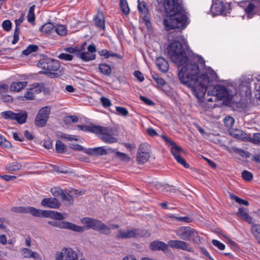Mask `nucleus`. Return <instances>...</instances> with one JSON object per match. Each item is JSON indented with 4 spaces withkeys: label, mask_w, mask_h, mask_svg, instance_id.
Returning a JSON list of instances; mask_svg holds the SVG:
<instances>
[{
    "label": "nucleus",
    "mask_w": 260,
    "mask_h": 260,
    "mask_svg": "<svg viewBox=\"0 0 260 260\" xmlns=\"http://www.w3.org/2000/svg\"><path fill=\"white\" fill-rule=\"evenodd\" d=\"M199 68L196 63H187L182 68L178 76L184 85L191 89L193 94L200 100L203 99L206 92L208 95L216 96L218 100L231 99L228 89L224 86H208L209 80L206 72L199 75Z\"/></svg>",
    "instance_id": "nucleus-1"
},
{
    "label": "nucleus",
    "mask_w": 260,
    "mask_h": 260,
    "mask_svg": "<svg viewBox=\"0 0 260 260\" xmlns=\"http://www.w3.org/2000/svg\"><path fill=\"white\" fill-rule=\"evenodd\" d=\"M167 18L164 20V24L168 30L175 28L184 29L188 24L182 1H164Z\"/></svg>",
    "instance_id": "nucleus-2"
},
{
    "label": "nucleus",
    "mask_w": 260,
    "mask_h": 260,
    "mask_svg": "<svg viewBox=\"0 0 260 260\" xmlns=\"http://www.w3.org/2000/svg\"><path fill=\"white\" fill-rule=\"evenodd\" d=\"M81 222L85 226H79L67 221H50L48 223L54 227L60 229H68L71 231L81 233L85 230L91 229L99 231L101 233L109 235L111 233L110 228L107 226L101 221L90 217H83L81 219Z\"/></svg>",
    "instance_id": "nucleus-3"
},
{
    "label": "nucleus",
    "mask_w": 260,
    "mask_h": 260,
    "mask_svg": "<svg viewBox=\"0 0 260 260\" xmlns=\"http://www.w3.org/2000/svg\"><path fill=\"white\" fill-rule=\"evenodd\" d=\"M189 46L185 41L180 42L175 39L167 47L168 53L171 60L178 67L186 64L189 60L187 55Z\"/></svg>",
    "instance_id": "nucleus-4"
},
{
    "label": "nucleus",
    "mask_w": 260,
    "mask_h": 260,
    "mask_svg": "<svg viewBox=\"0 0 260 260\" xmlns=\"http://www.w3.org/2000/svg\"><path fill=\"white\" fill-rule=\"evenodd\" d=\"M172 248L181 249L190 252H193V249L189 244L183 241L170 240L168 244L164 242L160 241H154L149 244V248L153 251L162 250L166 252L168 250V246Z\"/></svg>",
    "instance_id": "nucleus-5"
},
{
    "label": "nucleus",
    "mask_w": 260,
    "mask_h": 260,
    "mask_svg": "<svg viewBox=\"0 0 260 260\" xmlns=\"http://www.w3.org/2000/svg\"><path fill=\"white\" fill-rule=\"evenodd\" d=\"M176 235L185 241H190L196 244L201 243V238L197 231L189 226H180L175 230Z\"/></svg>",
    "instance_id": "nucleus-6"
},
{
    "label": "nucleus",
    "mask_w": 260,
    "mask_h": 260,
    "mask_svg": "<svg viewBox=\"0 0 260 260\" xmlns=\"http://www.w3.org/2000/svg\"><path fill=\"white\" fill-rule=\"evenodd\" d=\"M40 67L44 70L46 74H51L53 77L56 78L60 76L61 72L57 73L60 68L59 61L49 58H44L39 61Z\"/></svg>",
    "instance_id": "nucleus-7"
},
{
    "label": "nucleus",
    "mask_w": 260,
    "mask_h": 260,
    "mask_svg": "<svg viewBox=\"0 0 260 260\" xmlns=\"http://www.w3.org/2000/svg\"><path fill=\"white\" fill-rule=\"evenodd\" d=\"M96 134L100 135L101 139L106 143L112 144L117 142L115 132L112 127L99 125Z\"/></svg>",
    "instance_id": "nucleus-8"
},
{
    "label": "nucleus",
    "mask_w": 260,
    "mask_h": 260,
    "mask_svg": "<svg viewBox=\"0 0 260 260\" xmlns=\"http://www.w3.org/2000/svg\"><path fill=\"white\" fill-rule=\"evenodd\" d=\"M146 233L148 234V236L150 235V234L148 233L147 231L140 229L134 228L126 231L119 230L118 231V234L116 236V238L117 239L139 238L146 236Z\"/></svg>",
    "instance_id": "nucleus-9"
},
{
    "label": "nucleus",
    "mask_w": 260,
    "mask_h": 260,
    "mask_svg": "<svg viewBox=\"0 0 260 260\" xmlns=\"http://www.w3.org/2000/svg\"><path fill=\"white\" fill-rule=\"evenodd\" d=\"M212 4L211 7L210 11L213 16L219 15H226L230 13L231 8V3H226L225 1H212Z\"/></svg>",
    "instance_id": "nucleus-10"
},
{
    "label": "nucleus",
    "mask_w": 260,
    "mask_h": 260,
    "mask_svg": "<svg viewBox=\"0 0 260 260\" xmlns=\"http://www.w3.org/2000/svg\"><path fill=\"white\" fill-rule=\"evenodd\" d=\"M51 113V107L45 106L40 109L36 117L35 124L40 127H44L49 119Z\"/></svg>",
    "instance_id": "nucleus-11"
},
{
    "label": "nucleus",
    "mask_w": 260,
    "mask_h": 260,
    "mask_svg": "<svg viewBox=\"0 0 260 260\" xmlns=\"http://www.w3.org/2000/svg\"><path fill=\"white\" fill-rule=\"evenodd\" d=\"M150 157V152L148 144H141L138 148L136 157L137 163L143 165L148 160Z\"/></svg>",
    "instance_id": "nucleus-12"
},
{
    "label": "nucleus",
    "mask_w": 260,
    "mask_h": 260,
    "mask_svg": "<svg viewBox=\"0 0 260 260\" xmlns=\"http://www.w3.org/2000/svg\"><path fill=\"white\" fill-rule=\"evenodd\" d=\"M161 137L166 145L172 146L171 151L174 158L177 157V156L180 155L181 152H184L183 150L180 147L178 146L174 141L171 140L166 135H162Z\"/></svg>",
    "instance_id": "nucleus-13"
},
{
    "label": "nucleus",
    "mask_w": 260,
    "mask_h": 260,
    "mask_svg": "<svg viewBox=\"0 0 260 260\" xmlns=\"http://www.w3.org/2000/svg\"><path fill=\"white\" fill-rule=\"evenodd\" d=\"M11 211L14 213H30L35 217H37L39 212V209L31 206L13 207L11 208Z\"/></svg>",
    "instance_id": "nucleus-14"
},
{
    "label": "nucleus",
    "mask_w": 260,
    "mask_h": 260,
    "mask_svg": "<svg viewBox=\"0 0 260 260\" xmlns=\"http://www.w3.org/2000/svg\"><path fill=\"white\" fill-rule=\"evenodd\" d=\"M39 212L37 217H50L53 219L61 220L64 219L63 215L57 211L42 210L39 209Z\"/></svg>",
    "instance_id": "nucleus-15"
},
{
    "label": "nucleus",
    "mask_w": 260,
    "mask_h": 260,
    "mask_svg": "<svg viewBox=\"0 0 260 260\" xmlns=\"http://www.w3.org/2000/svg\"><path fill=\"white\" fill-rule=\"evenodd\" d=\"M249 1H239L238 4L240 7H244V5H246V7L244 8L245 14L247 15L248 18L250 19L255 15V5L252 3H249L247 5V2Z\"/></svg>",
    "instance_id": "nucleus-16"
},
{
    "label": "nucleus",
    "mask_w": 260,
    "mask_h": 260,
    "mask_svg": "<svg viewBox=\"0 0 260 260\" xmlns=\"http://www.w3.org/2000/svg\"><path fill=\"white\" fill-rule=\"evenodd\" d=\"M93 21L95 25L100 29L105 30V19L104 13L102 11H99L93 17Z\"/></svg>",
    "instance_id": "nucleus-17"
},
{
    "label": "nucleus",
    "mask_w": 260,
    "mask_h": 260,
    "mask_svg": "<svg viewBox=\"0 0 260 260\" xmlns=\"http://www.w3.org/2000/svg\"><path fill=\"white\" fill-rule=\"evenodd\" d=\"M41 204L44 207L53 209H57L61 205L55 198H44L41 201Z\"/></svg>",
    "instance_id": "nucleus-18"
},
{
    "label": "nucleus",
    "mask_w": 260,
    "mask_h": 260,
    "mask_svg": "<svg viewBox=\"0 0 260 260\" xmlns=\"http://www.w3.org/2000/svg\"><path fill=\"white\" fill-rule=\"evenodd\" d=\"M156 64L160 71L163 73L168 72L170 66L168 61L162 57H157L155 59Z\"/></svg>",
    "instance_id": "nucleus-19"
},
{
    "label": "nucleus",
    "mask_w": 260,
    "mask_h": 260,
    "mask_svg": "<svg viewBox=\"0 0 260 260\" xmlns=\"http://www.w3.org/2000/svg\"><path fill=\"white\" fill-rule=\"evenodd\" d=\"M21 255L25 258H33L35 260H41V257L39 253L32 251L31 249L24 248L21 250Z\"/></svg>",
    "instance_id": "nucleus-20"
},
{
    "label": "nucleus",
    "mask_w": 260,
    "mask_h": 260,
    "mask_svg": "<svg viewBox=\"0 0 260 260\" xmlns=\"http://www.w3.org/2000/svg\"><path fill=\"white\" fill-rule=\"evenodd\" d=\"M77 57L80 58L83 61H89L95 59V54H90L88 52H85L82 47L80 48Z\"/></svg>",
    "instance_id": "nucleus-21"
},
{
    "label": "nucleus",
    "mask_w": 260,
    "mask_h": 260,
    "mask_svg": "<svg viewBox=\"0 0 260 260\" xmlns=\"http://www.w3.org/2000/svg\"><path fill=\"white\" fill-rule=\"evenodd\" d=\"M26 81H14L10 86V90L11 92H19L26 85Z\"/></svg>",
    "instance_id": "nucleus-22"
},
{
    "label": "nucleus",
    "mask_w": 260,
    "mask_h": 260,
    "mask_svg": "<svg viewBox=\"0 0 260 260\" xmlns=\"http://www.w3.org/2000/svg\"><path fill=\"white\" fill-rule=\"evenodd\" d=\"M22 165L20 163L17 161H13L7 164L5 167V170L10 173L17 172L21 169Z\"/></svg>",
    "instance_id": "nucleus-23"
},
{
    "label": "nucleus",
    "mask_w": 260,
    "mask_h": 260,
    "mask_svg": "<svg viewBox=\"0 0 260 260\" xmlns=\"http://www.w3.org/2000/svg\"><path fill=\"white\" fill-rule=\"evenodd\" d=\"M99 54L101 56L103 57L105 59H107L110 57H116L119 59H122V56L112 51H108L107 49H102L99 51Z\"/></svg>",
    "instance_id": "nucleus-24"
},
{
    "label": "nucleus",
    "mask_w": 260,
    "mask_h": 260,
    "mask_svg": "<svg viewBox=\"0 0 260 260\" xmlns=\"http://www.w3.org/2000/svg\"><path fill=\"white\" fill-rule=\"evenodd\" d=\"M99 70L103 75L109 77L111 75L112 69L111 66L106 63H101L99 64Z\"/></svg>",
    "instance_id": "nucleus-25"
},
{
    "label": "nucleus",
    "mask_w": 260,
    "mask_h": 260,
    "mask_svg": "<svg viewBox=\"0 0 260 260\" xmlns=\"http://www.w3.org/2000/svg\"><path fill=\"white\" fill-rule=\"evenodd\" d=\"M251 232L260 244V224H253L251 228Z\"/></svg>",
    "instance_id": "nucleus-26"
},
{
    "label": "nucleus",
    "mask_w": 260,
    "mask_h": 260,
    "mask_svg": "<svg viewBox=\"0 0 260 260\" xmlns=\"http://www.w3.org/2000/svg\"><path fill=\"white\" fill-rule=\"evenodd\" d=\"M44 88V84L43 83H36L32 84L29 88L35 94L41 92Z\"/></svg>",
    "instance_id": "nucleus-27"
},
{
    "label": "nucleus",
    "mask_w": 260,
    "mask_h": 260,
    "mask_svg": "<svg viewBox=\"0 0 260 260\" xmlns=\"http://www.w3.org/2000/svg\"><path fill=\"white\" fill-rule=\"evenodd\" d=\"M52 194L55 197H60L65 198L66 191L59 187H53L50 189Z\"/></svg>",
    "instance_id": "nucleus-28"
},
{
    "label": "nucleus",
    "mask_w": 260,
    "mask_h": 260,
    "mask_svg": "<svg viewBox=\"0 0 260 260\" xmlns=\"http://www.w3.org/2000/svg\"><path fill=\"white\" fill-rule=\"evenodd\" d=\"M138 9L140 13L142 14H148V8L147 4L145 1H138Z\"/></svg>",
    "instance_id": "nucleus-29"
},
{
    "label": "nucleus",
    "mask_w": 260,
    "mask_h": 260,
    "mask_svg": "<svg viewBox=\"0 0 260 260\" xmlns=\"http://www.w3.org/2000/svg\"><path fill=\"white\" fill-rule=\"evenodd\" d=\"M99 125H78V127L80 129L84 132H89L92 133L96 134L98 127Z\"/></svg>",
    "instance_id": "nucleus-30"
},
{
    "label": "nucleus",
    "mask_w": 260,
    "mask_h": 260,
    "mask_svg": "<svg viewBox=\"0 0 260 260\" xmlns=\"http://www.w3.org/2000/svg\"><path fill=\"white\" fill-rule=\"evenodd\" d=\"M233 151L243 158H249L250 156V153L247 151L237 147L233 148Z\"/></svg>",
    "instance_id": "nucleus-31"
},
{
    "label": "nucleus",
    "mask_w": 260,
    "mask_h": 260,
    "mask_svg": "<svg viewBox=\"0 0 260 260\" xmlns=\"http://www.w3.org/2000/svg\"><path fill=\"white\" fill-rule=\"evenodd\" d=\"M54 27V24L52 23L48 22L45 23L44 25L42 26L40 28V30L44 34H49L53 29Z\"/></svg>",
    "instance_id": "nucleus-32"
},
{
    "label": "nucleus",
    "mask_w": 260,
    "mask_h": 260,
    "mask_svg": "<svg viewBox=\"0 0 260 260\" xmlns=\"http://www.w3.org/2000/svg\"><path fill=\"white\" fill-rule=\"evenodd\" d=\"M27 118V114L26 112L23 113H16L15 119L19 124H23L26 122Z\"/></svg>",
    "instance_id": "nucleus-33"
},
{
    "label": "nucleus",
    "mask_w": 260,
    "mask_h": 260,
    "mask_svg": "<svg viewBox=\"0 0 260 260\" xmlns=\"http://www.w3.org/2000/svg\"><path fill=\"white\" fill-rule=\"evenodd\" d=\"M39 47L36 45H29L22 51V54L25 56L28 55L32 52H36L38 50Z\"/></svg>",
    "instance_id": "nucleus-34"
},
{
    "label": "nucleus",
    "mask_w": 260,
    "mask_h": 260,
    "mask_svg": "<svg viewBox=\"0 0 260 260\" xmlns=\"http://www.w3.org/2000/svg\"><path fill=\"white\" fill-rule=\"evenodd\" d=\"M119 5L122 13L125 15H128L129 14L130 9L127 1H120Z\"/></svg>",
    "instance_id": "nucleus-35"
},
{
    "label": "nucleus",
    "mask_w": 260,
    "mask_h": 260,
    "mask_svg": "<svg viewBox=\"0 0 260 260\" xmlns=\"http://www.w3.org/2000/svg\"><path fill=\"white\" fill-rule=\"evenodd\" d=\"M230 197L231 199L235 200L237 203H238L240 205H244L245 206L249 205V202L247 201L241 199L240 198L236 196L234 193H230Z\"/></svg>",
    "instance_id": "nucleus-36"
},
{
    "label": "nucleus",
    "mask_w": 260,
    "mask_h": 260,
    "mask_svg": "<svg viewBox=\"0 0 260 260\" xmlns=\"http://www.w3.org/2000/svg\"><path fill=\"white\" fill-rule=\"evenodd\" d=\"M55 149L57 153H63L66 150L64 144L60 140H57L55 144Z\"/></svg>",
    "instance_id": "nucleus-37"
},
{
    "label": "nucleus",
    "mask_w": 260,
    "mask_h": 260,
    "mask_svg": "<svg viewBox=\"0 0 260 260\" xmlns=\"http://www.w3.org/2000/svg\"><path fill=\"white\" fill-rule=\"evenodd\" d=\"M55 32L59 36H63L67 35V29L62 25L58 24L54 26Z\"/></svg>",
    "instance_id": "nucleus-38"
},
{
    "label": "nucleus",
    "mask_w": 260,
    "mask_h": 260,
    "mask_svg": "<svg viewBox=\"0 0 260 260\" xmlns=\"http://www.w3.org/2000/svg\"><path fill=\"white\" fill-rule=\"evenodd\" d=\"M2 117L6 119L14 120L16 116V113L12 111L9 110L1 113Z\"/></svg>",
    "instance_id": "nucleus-39"
},
{
    "label": "nucleus",
    "mask_w": 260,
    "mask_h": 260,
    "mask_svg": "<svg viewBox=\"0 0 260 260\" xmlns=\"http://www.w3.org/2000/svg\"><path fill=\"white\" fill-rule=\"evenodd\" d=\"M0 146L4 148H10L12 147L11 143L0 134Z\"/></svg>",
    "instance_id": "nucleus-40"
},
{
    "label": "nucleus",
    "mask_w": 260,
    "mask_h": 260,
    "mask_svg": "<svg viewBox=\"0 0 260 260\" xmlns=\"http://www.w3.org/2000/svg\"><path fill=\"white\" fill-rule=\"evenodd\" d=\"M52 167L54 171L59 173L67 174L69 172L67 168L64 166L52 165Z\"/></svg>",
    "instance_id": "nucleus-41"
},
{
    "label": "nucleus",
    "mask_w": 260,
    "mask_h": 260,
    "mask_svg": "<svg viewBox=\"0 0 260 260\" xmlns=\"http://www.w3.org/2000/svg\"><path fill=\"white\" fill-rule=\"evenodd\" d=\"M94 155L101 156L106 155L107 151L104 147H99L94 148Z\"/></svg>",
    "instance_id": "nucleus-42"
},
{
    "label": "nucleus",
    "mask_w": 260,
    "mask_h": 260,
    "mask_svg": "<svg viewBox=\"0 0 260 260\" xmlns=\"http://www.w3.org/2000/svg\"><path fill=\"white\" fill-rule=\"evenodd\" d=\"M242 177L244 180L250 181L253 179V174L248 171L244 170L242 172Z\"/></svg>",
    "instance_id": "nucleus-43"
},
{
    "label": "nucleus",
    "mask_w": 260,
    "mask_h": 260,
    "mask_svg": "<svg viewBox=\"0 0 260 260\" xmlns=\"http://www.w3.org/2000/svg\"><path fill=\"white\" fill-rule=\"evenodd\" d=\"M178 163L182 165L185 168H189V165L186 161L185 159L183 158L181 155L177 156L175 158Z\"/></svg>",
    "instance_id": "nucleus-44"
},
{
    "label": "nucleus",
    "mask_w": 260,
    "mask_h": 260,
    "mask_svg": "<svg viewBox=\"0 0 260 260\" xmlns=\"http://www.w3.org/2000/svg\"><path fill=\"white\" fill-rule=\"evenodd\" d=\"M2 27L6 31H9L12 28V22L9 20H5L2 23Z\"/></svg>",
    "instance_id": "nucleus-45"
},
{
    "label": "nucleus",
    "mask_w": 260,
    "mask_h": 260,
    "mask_svg": "<svg viewBox=\"0 0 260 260\" xmlns=\"http://www.w3.org/2000/svg\"><path fill=\"white\" fill-rule=\"evenodd\" d=\"M236 137L238 138L239 139H241L243 141L251 142V137L248 135L243 132L241 133V135L240 136H239L237 134Z\"/></svg>",
    "instance_id": "nucleus-46"
},
{
    "label": "nucleus",
    "mask_w": 260,
    "mask_h": 260,
    "mask_svg": "<svg viewBox=\"0 0 260 260\" xmlns=\"http://www.w3.org/2000/svg\"><path fill=\"white\" fill-rule=\"evenodd\" d=\"M100 101L102 104V106L105 108L109 107L112 105L111 101L106 97H101L100 99Z\"/></svg>",
    "instance_id": "nucleus-47"
},
{
    "label": "nucleus",
    "mask_w": 260,
    "mask_h": 260,
    "mask_svg": "<svg viewBox=\"0 0 260 260\" xmlns=\"http://www.w3.org/2000/svg\"><path fill=\"white\" fill-rule=\"evenodd\" d=\"M23 98L26 100H32L35 98L34 92L30 88L24 93Z\"/></svg>",
    "instance_id": "nucleus-48"
},
{
    "label": "nucleus",
    "mask_w": 260,
    "mask_h": 260,
    "mask_svg": "<svg viewBox=\"0 0 260 260\" xmlns=\"http://www.w3.org/2000/svg\"><path fill=\"white\" fill-rule=\"evenodd\" d=\"M116 110L119 115L123 116H126L128 114V110L124 107L116 106Z\"/></svg>",
    "instance_id": "nucleus-49"
},
{
    "label": "nucleus",
    "mask_w": 260,
    "mask_h": 260,
    "mask_svg": "<svg viewBox=\"0 0 260 260\" xmlns=\"http://www.w3.org/2000/svg\"><path fill=\"white\" fill-rule=\"evenodd\" d=\"M173 217L178 221H180L186 223H189L193 221L192 218L189 216H186L184 217L174 216Z\"/></svg>",
    "instance_id": "nucleus-50"
},
{
    "label": "nucleus",
    "mask_w": 260,
    "mask_h": 260,
    "mask_svg": "<svg viewBox=\"0 0 260 260\" xmlns=\"http://www.w3.org/2000/svg\"><path fill=\"white\" fill-rule=\"evenodd\" d=\"M58 57L62 60L71 61L73 59V56L69 54L62 53L58 55Z\"/></svg>",
    "instance_id": "nucleus-51"
},
{
    "label": "nucleus",
    "mask_w": 260,
    "mask_h": 260,
    "mask_svg": "<svg viewBox=\"0 0 260 260\" xmlns=\"http://www.w3.org/2000/svg\"><path fill=\"white\" fill-rule=\"evenodd\" d=\"M80 48H78V47H68L65 49V51L69 53L75 54L76 56L77 57L78 54L79 53Z\"/></svg>",
    "instance_id": "nucleus-52"
},
{
    "label": "nucleus",
    "mask_w": 260,
    "mask_h": 260,
    "mask_svg": "<svg viewBox=\"0 0 260 260\" xmlns=\"http://www.w3.org/2000/svg\"><path fill=\"white\" fill-rule=\"evenodd\" d=\"M116 155L117 157H118L120 160L122 161L128 160L129 159V157L127 154L119 151H116Z\"/></svg>",
    "instance_id": "nucleus-53"
},
{
    "label": "nucleus",
    "mask_w": 260,
    "mask_h": 260,
    "mask_svg": "<svg viewBox=\"0 0 260 260\" xmlns=\"http://www.w3.org/2000/svg\"><path fill=\"white\" fill-rule=\"evenodd\" d=\"M235 122L234 119L231 116H226L224 119V123L227 126H232Z\"/></svg>",
    "instance_id": "nucleus-54"
},
{
    "label": "nucleus",
    "mask_w": 260,
    "mask_h": 260,
    "mask_svg": "<svg viewBox=\"0 0 260 260\" xmlns=\"http://www.w3.org/2000/svg\"><path fill=\"white\" fill-rule=\"evenodd\" d=\"M212 243L215 246L217 247L220 250H224L225 249V245L219 241L213 239L212 241Z\"/></svg>",
    "instance_id": "nucleus-55"
},
{
    "label": "nucleus",
    "mask_w": 260,
    "mask_h": 260,
    "mask_svg": "<svg viewBox=\"0 0 260 260\" xmlns=\"http://www.w3.org/2000/svg\"><path fill=\"white\" fill-rule=\"evenodd\" d=\"M251 142L255 144H258L260 143V133H254L253 135V137L251 138Z\"/></svg>",
    "instance_id": "nucleus-56"
},
{
    "label": "nucleus",
    "mask_w": 260,
    "mask_h": 260,
    "mask_svg": "<svg viewBox=\"0 0 260 260\" xmlns=\"http://www.w3.org/2000/svg\"><path fill=\"white\" fill-rule=\"evenodd\" d=\"M66 197L65 198H61V200L62 201H64L67 202V204L69 205L72 204L74 202V199L73 196L70 194H67L66 193Z\"/></svg>",
    "instance_id": "nucleus-57"
},
{
    "label": "nucleus",
    "mask_w": 260,
    "mask_h": 260,
    "mask_svg": "<svg viewBox=\"0 0 260 260\" xmlns=\"http://www.w3.org/2000/svg\"><path fill=\"white\" fill-rule=\"evenodd\" d=\"M19 33H20V30H18L17 28H15L14 35H13V39L12 41V44H13V45L16 44L19 41Z\"/></svg>",
    "instance_id": "nucleus-58"
},
{
    "label": "nucleus",
    "mask_w": 260,
    "mask_h": 260,
    "mask_svg": "<svg viewBox=\"0 0 260 260\" xmlns=\"http://www.w3.org/2000/svg\"><path fill=\"white\" fill-rule=\"evenodd\" d=\"M60 138L68 141H78V139L76 138L75 135L62 134Z\"/></svg>",
    "instance_id": "nucleus-59"
},
{
    "label": "nucleus",
    "mask_w": 260,
    "mask_h": 260,
    "mask_svg": "<svg viewBox=\"0 0 260 260\" xmlns=\"http://www.w3.org/2000/svg\"><path fill=\"white\" fill-rule=\"evenodd\" d=\"M134 75L140 82H142L144 80L143 74L139 71H135Z\"/></svg>",
    "instance_id": "nucleus-60"
},
{
    "label": "nucleus",
    "mask_w": 260,
    "mask_h": 260,
    "mask_svg": "<svg viewBox=\"0 0 260 260\" xmlns=\"http://www.w3.org/2000/svg\"><path fill=\"white\" fill-rule=\"evenodd\" d=\"M0 178L6 181H13L17 178L16 176H11L8 175H0Z\"/></svg>",
    "instance_id": "nucleus-61"
},
{
    "label": "nucleus",
    "mask_w": 260,
    "mask_h": 260,
    "mask_svg": "<svg viewBox=\"0 0 260 260\" xmlns=\"http://www.w3.org/2000/svg\"><path fill=\"white\" fill-rule=\"evenodd\" d=\"M24 17L23 15H22L18 19H17L15 21V28H17L18 30H20L19 26L21 23L23 21Z\"/></svg>",
    "instance_id": "nucleus-62"
},
{
    "label": "nucleus",
    "mask_w": 260,
    "mask_h": 260,
    "mask_svg": "<svg viewBox=\"0 0 260 260\" xmlns=\"http://www.w3.org/2000/svg\"><path fill=\"white\" fill-rule=\"evenodd\" d=\"M140 99L145 104H146L147 105H148L149 106H153L154 104V103L153 101H152L151 100H150L149 99H148L146 97L141 96Z\"/></svg>",
    "instance_id": "nucleus-63"
},
{
    "label": "nucleus",
    "mask_w": 260,
    "mask_h": 260,
    "mask_svg": "<svg viewBox=\"0 0 260 260\" xmlns=\"http://www.w3.org/2000/svg\"><path fill=\"white\" fill-rule=\"evenodd\" d=\"M248 213L245 211V208L241 207L238 210V212L237 213V215L241 218L242 219L244 217L245 214H247Z\"/></svg>",
    "instance_id": "nucleus-64"
}]
</instances>
